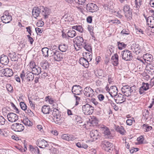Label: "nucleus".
<instances>
[{"label":"nucleus","instance_id":"f257e3e1","mask_svg":"<svg viewBox=\"0 0 154 154\" xmlns=\"http://www.w3.org/2000/svg\"><path fill=\"white\" fill-rule=\"evenodd\" d=\"M51 116L54 121L57 124L60 125L64 120L65 118L60 113L59 110L56 108L52 111Z\"/></svg>","mask_w":154,"mask_h":154},{"label":"nucleus","instance_id":"f03ea898","mask_svg":"<svg viewBox=\"0 0 154 154\" xmlns=\"http://www.w3.org/2000/svg\"><path fill=\"white\" fill-rule=\"evenodd\" d=\"M121 55L122 59L127 61H130L133 58L131 52L128 50L125 49L122 51Z\"/></svg>","mask_w":154,"mask_h":154},{"label":"nucleus","instance_id":"7ed1b4c3","mask_svg":"<svg viewBox=\"0 0 154 154\" xmlns=\"http://www.w3.org/2000/svg\"><path fill=\"white\" fill-rule=\"evenodd\" d=\"M20 76L23 80L25 79L29 81L33 80L34 78V74L32 72L29 71L25 73L23 71L20 74Z\"/></svg>","mask_w":154,"mask_h":154},{"label":"nucleus","instance_id":"20e7f679","mask_svg":"<svg viewBox=\"0 0 154 154\" xmlns=\"http://www.w3.org/2000/svg\"><path fill=\"white\" fill-rule=\"evenodd\" d=\"M82 111L86 115H90L93 112V107L89 104H86L82 106Z\"/></svg>","mask_w":154,"mask_h":154},{"label":"nucleus","instance_id":"39448f33","mask_svg":"<svg viewBox=\"0 0 154 154\" xmlns=\"http://www.w3.org/2000/svg\"><path fill=\"white\" fill-rule=\"evenodd\" d=\"M12 19V17L8 11H5L3 15L1 17L2 21L5 23H9Z\"/></svg>","mask_w":154,"mask_h":154},{"label":"nucleus","instance_id":"423d86ee","mask_svg":"<svg viewBox=\"0 0 154 154\" xmlns=\"http://www.w3.org/2000/svg\"><path fill=\"white\" fill-rule=\"evenodd\" d=\"M30 68L32 69V72L33 74L38 75L41 72L40 67L37 66L33 61H31L30 63Z\"/></svg>","mask_w":154,"mask_h":154},{"label":"nucleus","instance_id":"0eeeda50","mask_svg":"<svg viewBox=\"0 0 154 154\" xmlns=\"http://www.w3.org/2000/svg\"><path fill=\"white\" fill-rule=\"evenodd\" d=\"M101 144L103 148L105 151L109 152L112 151V144L106 140L103 141L102 142Z\"/></svg>","mask_w":154,"mask_h":154},{"label":"nucleus","instance_id":"6e6552de","mask_svg":"<svg viewBox=\"0 0 154 154\" xmlns=\"http://www.w3.org/2000/svg\"><path fill=\"white\" fill-rule=\"evenodd\" d=\"M0 72L4 75L5 76L9 77L12 76L13 72L12 70L9 68L3 69L0 67Z\"/></svg>","mask_w":154,"mask_h":154},{"label":"nucleus","instance_id":"1a4fd4ad","mask_svg":"<svg viewBox=\"0 0 154 154\" xmlns=\"http://www.w3.org/2000/svg\"><path fill=\"white\" fill-rule=\"evenodd\" d=\"M86 10L89 12L93 13L98 10V8L95 4L93 3H89L87 5Z\"/></svg>","mask_w":154,"mask_h":154},{"label":"nucleus","instance_id":"9d476101","mask_svg":"<svg viewBox=\"0 0 154 154\" xmlns=\"http://www.w3.org/2000/svg\"><path fill=\"white\" fill-rule=\"evenodd\" d=\"M53 54L52 56L53 57L54 60L57 61H60L62 60L64 57V54L62 53H59L58 51L56 52H53L52 53Z\"/></svg>","mask_w":154,"mask_h":154},{"label":"nucleus","instance_id":"9b49d317","mask_svg":"<svg viewBox=\"0 0 154 154\" xmlns=\"http://www.w3.org/2000/svg\"><path fill=\"white\" fill-rule=\"evenodd\" d=\"M11 128L15 131H21L24 129V127L22 124L14 123L11 125Z\"/></svg>","mask_w":154,"mask_h":154},{"label":"nucleus","instance_id":"f8f14e48","mask_svg":"<svg viewBox=\"0 0 154 154\" xmlns=\"http://www.w3.org/2000/svg\"><path fill=\"white\" fill-rule=\"evenodd\" d=\"M74 42V43H75L76 46L79 47L81 46H83V45H85V43H86L85 41H84L83 38L80 36H77L75 38Z\"/></svg>","mask_w":154,"mask_h":154},{"label":"nucleus","instance_id":"ddd939ff","mask_svg":"<svg viewBox=\"0 0 154 154\" xmlns=\"http://www.w3.org/2000/svg\"><path fill=\"white\" fill-rule=\"evenodd\" d=\"M82 88L79 85H74L72 88V91L74 95H79L82 93Z\"/></svg>","mask_w":154,"mask_h":154},{"label":"nucleus","instance_id":"4468645a","mask_svg":"<svg viewBox=\"0 0 154 154\" xmlns=\"http://www.w3.org/2000/svg\"><path fill=\"white\" fill-rule=\"evenodd\" d=\"M7 117L8 121L12 122H15L18 119L17 116L13 112L9 113Z\"/></svg>","mask_w":154,"mask_h":154},{"label":"nucleus","instance_id":"2eb2a0df","mask_svg":"<svg viewBox=\"0 0 154 154\" xmlns=\"http://www.w3.org/2000/svg\"><path fill=\"white\" fill-rule=\"evenodd\" d=\"M84 91L85 95L87 97H92L94 95V91L89 87H86Z\"/></svg>","mask_w":154,"mask_h":154},{"label":"nucleus","instance_id":"dca6fc26","mask_svg":"<svg viewBox=\"0 0 154 154\" xmlns=\"http://www.w3.org/2000/svg\"><path fill=\"white\" fill-rule=\"evenodd\" d=\"M37 145L39 147L41 148H45L47 147L48 144V142L44 139H40L37 141Z\"/></svg>","mask_w":154,"mask_h":154},{"label":"nucleus","instance_id":"f3484780","mask_svg":"<svg viewBox=\"0 0 154 154\" xmlns=\"http://www.w3.org/2000/svg\"><path fill=\"white\" fill-rule=\"evenodd\" d=\"M123 11L125 13V16L128 18L131 17L132 12L130 9L129 6L127 5H125L123 8Z\"/></svg>","mask_w":154,"mask_h":154},{"label":"nucleus","instance_id":"a211bd4d","mask_svg":"<svg viewBox=\"0 0 154 154\" xmlns=\"http://www.w3.org/2000/svg\"><path fill=\"white\" fill-rule=\"evenodd\" d=\"M118 90L116 86H112L109 90V93L112 97H116L118 93Z\"/></svg>","mask_w":154,"mask_h":154},{"label":"nucleus","instance_id":"6ab92c4d","mask_svg":"<svg viewBox=\"0 0 154 154\" xmlns=\"http://www.w3.org/2000/svg\"><path fill=\"white\" fill-rule=\"evenodd\" d=\"M121 90L125 96H128L131 95L130 88L128 85H123V87L121 88Z\"/></svg>","mask_w":154,"mask_h":154},{"label":"nucleus","instance_id":"aec40b11","mask_svg":"<svg viewBox=\"0 0 154 154\" xmlns=\"http://www.w3.org/2000/svg\"><path fill=\"white\" fill-rule=\"evenodd\" d=\"M131 49L132 51L136 53V54H139L141 51L140 45L136 44H134L131 45Z\"/></svg>","mask_w":154,"mask_h":154},{"label":"nucleus","instance_id":"412c9836","mask_svg":"<svg viewBox=\"0 0 154 154\" xmlns=\"http://www.w3.org/2000/svg\"><path fill=\"white\" fill-rule=\"evenodd\" d=\"M40 11V13L44 16V18L46 19L48 17V16L50 13V11L48 8H45L43 6L41 7Z\"/></svg>","mask_w":154,"mask_h":154},{"label":"nucleus","instance_id":"4be33fe9","mask_svg":"<svg viewBox=\"0 0 154 154\" xmlns=\"http://www.w3.org/2000/svg\"><path fill=\"white\" fill-rule=\"evenodd\" d=\"M116 99H115L116 102L117 103H122L125 101V97L122 94H119L116 96Z\"/></svg>","mask_w":154,"mask_h":154},{"label":"nucleus","instance_id":"5701e85b","mask_svg":"<svg viewBox=\"0 0 154 154\" xmlns=\"http://www.w3.org/2000/svg\"><path fill=\"white\" fill-rule=\"evenodd\" d=\"M119 56L117 54H115L111 57V61L113 65L117 66L119 64Z\"/></svg>","mask_w":154,"mask_h":154},{"label":"nucleus","instance_id":"b1692460","mask_svg":"<svg viewBox=\"0 0 154 154\" xmlns=\"http://www.w3.org/2000/svg\"><path fill=\"white\" fill-rule=\"evenodd\" d=\"M143 58L147 63L151 62L153 60L152 56L150 54H144L143 56Z\"/></svg>","mask_w":154,"mask_h":154},{"label":"nucleus","instance_id":"393cba45","mask_svg":"<svg viewBox=\"0 0 154 154\" xmlns=\"http://www.w3.org/2000/svg\"><path fill=\"white\" fill-rule=\"evenodd\" d=\"M89 61L85 59L83 57H81L79 60V63L85 68H88L89 66Z\"/></svg>","mask_w":154,"mask_h":154},{"label":"nucleus","instance_id":"a878e982","mask_svg":"<svg viewBox=\"0 0 154 154\" xmlns=\"http://www.w3.org/2000/svg\"><path fill=\"white\" fill-rule=\"evenodd\" d=\"M62 138L63 139L68 141H72L75 139V138L73 135L66 134L62 135Z\"/></svg>","mask_w":154,"mask_h":154},{"label":"nucleus","instance_id":"bb28decb","mask_svg":"<svg viewBox=\"0 0 154 154\" xmlns=\"http://www.w3.org/2000/svg\"><path fill=\"white\" fill-rule=\"evenodd\" d=\"M0 61L2 64L7 65L9 62V59L7 56L2 55L1 57Z\"/></svg>","mask_w":154,"mask_h":154},{"label":"nucleus","instance_id":"cd10ccee","mask_svg":"<svg viewBox=\"0 0 154 154\" xmlns=\"http://www.w3.org/2000/svg\"><path fill=\"white\" fill-rule=\"evenodd\" d=\"M146 22L149 26L151 28H154V18L148 17L146 18Z\"/></svg>","mask_w":154,"mask_h":154},{"label":"nucleus","instance_id":"c85d7f7f","mask_svg":"<svg viewBox=\"0 0 154 154\" xmlns=\"http://www.w3.org/2000/svg\"><path fill=\"white\" fill-rule=\"evenodd\" d=\"M41 12L40 8H38L34 7L32 11V14L33 17L36 18L38 17Z\"/></svg>","mask_w":154,"mask_h":154},{"label":"nucleus","instance_id":"c756f323","mask_svg":"<svg viewBox=\"0 0 154 154\" xmlns=\"http://www.w3.org/2000/svg\"><path fill=\"white\" fill-rule=\"evenodd\" d=\"M42 112L44 114H49L51 112H52L49 106L44 105L42 108Z\"/></svg>","mask_w":154,"mask_h":154},{"label":"nucleus","instance_id":"7c9ffc66","mask_svg":"<svg viewBox=\"0 0 154 154\" xmlns=\"http://www.w3.org/2000/svg\"><path fill=\"white\" fill-rule=\"evenodd\" d=\"M83 56L84 58L87 59L88 61H91L92 59V55L90 52H84L83 53Z\"/></svg>","mask_w":154,"mask_h":154},{"label":"nucleus","instance_id":"2f4dec72","mask_svg":"<svg viewBox=\"0 0 154 154\" xmlns=\"http://www.w3.org/2000/svg\"><path fill=\"white\" fill-rule=\"evenodd\" d=\"M116 130L118 132H119L122 135H124L125 131L124 128L122 126H117L116 127Z\"/></svg>","mask_w":154,"mask_h":154},{"label":"nucleus","instance_id":"473e14b6","mask_svg":"<svg viewBox=\"0 0 154 154\" xmlns=\"http://www.w3.org/2000/svg\"><path fill=\"white\" fill-rule=\"evenodd\" d=\"M90 137L94 139H97L98 134L97 130H94L91 131L90 133Z\"/></svg>","mask_w":154,"mask_h":154},{"label":"nucleus","instance_id":"72a5a7b5","mask_svg":"<svg viewBox=\"0 0 154 154\" xmlns=\"http://www.w3.org/2000/svg\"><path fill=\"white\" fill-rule=\"evenodd\" d=\"M68 46L64 44H61L59 46V49L62 52H65L68 49Z\"/></svg>","mask_w":154,"mask_h":154},{"label":"nucleus","instance_id":"f704fd0d","mask_svg":"<svg viewBox=\"0 0 154 154\" xmlns=\"http://www.w3.org/2000/svg\"><path fill=\"white\" fill-rule=\"evenodd\" d=\"M146 68L148 70L152 72H154V64L150 63H148L146 66Z\"/></svg>","mask_w":154,"mask_h":154},{"label":"nucleus","instance_id":"c9c22d12","mask_svg":"<svg viewBox=\"0 0 154 154\" xmlns=\"http://www.w3.org/2000/svg\"><path fill=\"white\" fill-rule=\"evenodd\" d=\"M40 66L44 69H46L49 67V65L47 62L42 61L40 63Z\"/></svg>","mask_w":154,"mask_h":154},{"label":"nucleus","instance_id":"e433bc0d","mask_svg":"<svg viewBox=\"0 0 154 154\" xmlns=\"http://www.w3.org/2000/svg\"><path fill=\"white\" fill-rule=\"evenodd\" d=\"M67 35L69 37L73 38L75 36L76 32L74 30H70L67 32Z\"/></svg>","mask_w":154,"mask_h":154},{"label":"nucleus","instance_id":"4c0bfd02","mask_svg":"<svg viewBox=\"0 0 154 154\" xmlns=\"http://www.w3.org/2000/svg\"><path fill=\"white\" fill-rule=\"evenodd\" d=\"M48 48H44L42 49V53L43 56H44L45 57L48 56Z\"/></svg>","mask_w":154,"mask_h":154},{"label":"nucleus","instance_id":"58836bf2","mask_svg":"<svg viewBox=\"0 0 154 154\" xmlns=\"http://www.w3.org/2000/svg\"><path fill=\"white\" fill-rule=\"evenodd\" d=\"M142 88H143L144 90L145 91L149 89V88H151L150 84L148 83H145L143 82L142 83Z\"/></svg>","mask_w":154,"mask_h":154},{"label":"nucleus","instance_id":"ea45409f","mask_svg":"<svg viewBox=\"0 0 154 154\" xmlns=\"http://www.w3.org/2000/svg\"><path fill=\"white\" fill-rule=\"evenodd\" d=\"M96 75L97 76L98 75L99 76H103V77L105 76L104 74L103 71L100 69L97 70Z\"/></svg>","mask_w":154,"mask_h":154},{"label":"nucleus","instance_id":"a19ab883","mask_svg":"<svg viewBox=\"0 0 154 154\" xmlns=\"http://www.w3.org/2000/svg\"><path fill=\"white\" fill-rule=\"evenodd\" d=\"M75 2L79 5H84L87 2V0H74Z\"/></svg>","mask_w":154,"mask_h":154},{"label":"nucleus","instance_id":"79ce46f5","mask_svg":"<svg viewBox=\"0 0 154 154\" xmlns=\"http://www.w3.org/2000/svg\"><path fill=\"white\" fill-rule=\"evenodd\" d=\"M86 51L88 52H90L92 51L91 46L88 44H86V43L85 45L82 46Z\"/></svg>","mask_w":154,"mask_h":154},{"label":"nucleus","instance_id":"37998d69","mask_svg":"<svg viewBox=\"0 0 154 154\" xmlns=\"http://www.w3.org/2000/svg\"><path fill=\"white\" fill-rule=\"evenodd\" d=\"M118 48L120 50H122L123 48H125L126 45L125 44L124 42H118Z\"/></svg>","mask_w":154,"mask_h":154},{"label":"nucleus","instance_id":"c03bdc74","mask_svg":"<svg viewBox=\"0 0 154 154\" xmlns=\"http://www.w3.org/2000/svg\"><path fill=\"white\" fill-rule=\"evenodd\" d=\"M72 28L75 29L79 32H82L83 30V28L80 26H72Z\"/></svg>","mask_w":154,"mask_h":154},{"label":"nucleus","instance_id":"a18cd8bd","mask_svg":"<svg viewBox=\"0 0 154 154\" xmlns=\"http://www.w3.org/2000/svg\"><path fill=\"white\" fill-rule=\"evenodd\" d=\"M30 121L27 118H24L23 122L26 125L29 126L30 125Z\"/></svg>","mask_w":154,"mask_h":154},{"label":"nucleus","instance_id":"49530a36","mask_svg":"<svg viewBox=\"0 0 154 154\" xmlns=\"http://www.w3.org/2000/svg\"><path fill=\"white\" fill-rule=\"evenodd\" d=\"M90 121L91 123L94 125H97L98 124V121L94 117L92 118L91 120H90Z\"/></svg>","mask_w":154,"mask_h":154},{"label":"nucleus","instance_id":"de8ad7c7","mask_svg":"<svg viewBox=\"0 0 154 154\" xmlns=\"http://www.w3.org/2000/svg\"><path fill=\"white\" fill-rule=\"evenodd\" d=\"M135 2L136 7L138 8H139L142 4V0H135Z\"/></svg>","mask_w":154,"mask_h":154},{"label":"nucleus","instance_id":"09e8293b","mask_svg":"<svg viewBox=\"0 0 154 154\" xmlns=\"http://www.w3.org/2000/svg\"><path fill=\"white\" fill-rule=\"evenodd\" d=\"M103 134L105 135H110L111 133L109 129L107 127L104 128L103 129Z\"/></svg>","mask_w":154,"mask_h":154},{"label":"nucleus","instance_id":"8fccbe9b","mask_svg":"<svg viewBox=\"0 0 154 154\" xmlns=\"http://www.w3.org/2000/svg\"><path fill=\"white\" fill-rule=\"evenodd\" d=\"M20 106L21 108L24 111L26 109L27 106L25 103L23 102H21L20 103Z\"/></svg>","mask_w":154,"mask_h":154},{"label":"nucleus","instance_id":"3c124183","mask_svg":"<svg viewBox=\"0 0 154 154\" xmlns=\"http://www.w3.org/2000/svg\"><path fill=\"white\" fill-rule=\"evenodd\" d=\"M25 112L30 116H33L34 115L33 113L29 109H26L24 110Z\"/></svg>","mask_w":154,"mask_h":154},{"label":"nucleus","instance_id":"603ef678","mask_svg":"<svg viewBox=\"0 0 154 154\" xmlns=\"http://www.w3.org/2000/svg\"><path fill=\"white\" fill-rule=\"evenodd\" d=\"M74 119L77 122H80L81 121V118L80 116L78 115H74L73 117Z\"/></svg>","mask_w":154,"mask_h":154},{"label":"nucleus","instance_id":"864d4df0","mask_svg":"<svg viewBox=\"0 0 154 154\" xmlns=\"http://www.w3.org/2000/svg\"><path fill=\"white\" fill-rule=\"evenodd\" d=\"M5 121V119L2 116H0V125H4Z\"/></svg>","mask_w":154,"mask_h":154},{"label":"nucleus","instance_id":"5fc2aeb1","mask_svg":"<svg viewBox=\"0 0 154 154\" xmlns=\"http://www.w3.org/2000/svg\"><path fill=\"white\" fill-rule=\"evenodd\" d=\"M130 94L132 92H135L137 89V88L136 86L134 85L131 87H130Z\"/></svg>","mask_w":154,"mask_h":154},{"label":"nucleus","instance_id":"6e6d98bb","mask_svg":"<svg viewBox=\"0 0 154 154\" xmlns=\"http://www.w3.org/2000/svg\"><path fill=\"white\" fill-rule=\"evenodd\" d=\"M109 23H112L119 24L120 23V21L118 20L115 19L109 21Z\"/></svg>","mask_w":154,"mask_h":154},{"label":"nucleus","instance_id":"4d7b16f0","mask_svg":"<svg viewBox=\"0 0 154 154\" xmlns=\"http://www.w3.org/2000/svg\"><path fill=\"white\" fill-rule=\"evenodd\" d=\"M30 150L31 151H35L36 153H37V154H39V149L37 147H35L34 148H33V147L31 148Z\"/></svg>","mask_w":154,"mask_h":154},{"label":"nucleus","instance_id":"13d9d810","mask_svg":"<svg viewBox=\"0 0 154 154\" xmlns=\"http://www.w3.org/2000/svg\"><path fill=\"white\" fill-rule=\"evenodd\" d=\"M6 87L8 91L9 92H11L13 90V87L10 84H7Z\"/></svg>","mask_w":154,"mask_h":154},{"label":"nucleus","instance_id":"bf43d9fd","mask_svg":"<svg viewBox=\"0 0 154 154\" xmlns=\"http://www.w3.org/2000/svg\"><path fill=\"white\" fill-rule=\"evenodd\" d=\"M111 106L113 107V108L115 110H118L119 109L118 107L116 106L115 104L112 101L110 102Z\"/></svg>","mask_w":154,"mask_h":154},{"label":"nucleus","instance_id":"052dcab7","mask_svg":"<svg viewBox=\"0 0 154 154\" xmlns=\"http://www.w3.org/2000/svg\"><path fill=\"white\" fill-rule=\"evenodd\" d=\"M121 33L123 34L128 35L129 33V32L128 29H124L122 31Z\"/></svg>","mask_w":154,"mask_h":154},{"label":"nucleus","instance_id":"680f3d73","mask_svg":"<svg viewBox=\"0 0 154 154\" xmlns=\"http://www.w3.org/2000/svg\"><path fill=\"white\" fill-rule=\"evenodd\" d=\"M98 98L100 101H102L104 99V95L102 94H100L97 96Z\"/></svg>","mask_w":154,"mask_h":154},{"label":"nucleus","instance_id":"e2e57ef3","mask_svg":"<svg viewBox=\"0 0 154 154\" xmlns=\"http://www.w3.org/2000/svg\"><path fill=\"white\" fill-rule=\"evenodd\" d=\"M0 153L1 154H9V150L4 149L1 150Z\"/></svg>","mask_w":154,"mask_h":154},{"label":"nucleus","instance_id":"0e129e2a","mask_svg":"<svg viewBox=\"0 0 154 154\" xmlns=\"http://www.w3.org/2000/svg\"><path fill=\"white\" fill-rule=\"evenodd\" d=\"M139 148H133L132 149H131L130 150V152L131 153H133L134 152L137 151L139 150Z\"/></svg>","mask_w":154,"mask_h":154},{"label":"nucleus","instance_id":"69168bd1","mask_svg":"<svg viewBox=\"0 0 154 154\" xmlns=\"http://www.w3.org/2000/svg\"><path fill=\"white\" fill-rule=\"evenodd\" d=\"M42 73L41 74L40 76L41 77L42 79H45L47 76H48L47 73L45 72H42Z\"/></svg>","mask_w":154,"mask_h":154},{"label":"nucleus","instance_id":"338daca9","mask_svg":"<svg viewBox=\"0 0 154 154\" xmlns=\"http://www.w3.org/2000/svg\"><path fill=\"white\" fill-rule=\"evenodd\" d=\"M74 96L75 97L76 100V104L75 105L76 106L78 105L79 103V102L80 101V97L75 95Z\"/></svg>","mask_w":154,"mask_h":154},{"label":"nucleus","instance_id":"774afa93","mask_svg":"<svg viewBox=\"0 0 154 154\" xmlns=\"http://www.w3.org/2000/svg\"><path fill=\"white\" fill-rule=\"evenodd\" d=\"M126 123L127 125H132L133 120L131 119H128L126 121Z\"/></svg>","mask_w":154,"mask_h":154}]
</instances>
